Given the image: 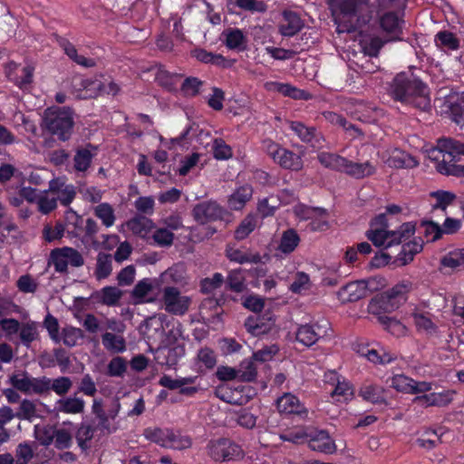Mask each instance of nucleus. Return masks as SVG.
<instances>
[{"mask_svg": "<svg viewBox=\"0 0 464 464\" xmlns=\"http://www.w3.org/2000/svg\"><path fill=\"white\" fill-rule=\"evenodd\" d=\"M389 94L393 100L420 111L430 109V88L412 72L396 74L390 83Z\"/></svg>", "mask_w": 464, "mask_h": 464, "instance_id": "f257e3e1", "label": "nucleus"}, {"mask_svg": "<svg viewBox=\"0 0 464 464\" xmlns=\"http://www.w3.org/2000/svg\"><path fill=\"white\" fill-rule=\"evenodd\" d=\"M464 156V142L454 138H440L430 150V158L437 161L436 169L446 176L464 177V165L456 162Z\"/></svg>", "mask_w": 464, "mask_h": 464, "instance_id": "f03ea898", "label": "nucleus"}, {"mask_svg": "<svg viewBox=\"0 0 464 464\" xmlns=\"http://www.w3.org/2000/svg\"><path fill=\"white\" fill-rule=\"evenodd\" d=\"M334 20H345L347 32H355L372 19L373 7L369 0H327Z\"/></svg>", "mask_w": 464, "mask_h": 464, "instance_id": "7ed1b4c3", "label": "nucleus"}, {"mask_svg": "<svg viewBox=\"0 0 464 464\" xmlns=\"http://www.w3.org/2000/svg\"><path fill=\"white\" fill-rule=\"evenodd\" d=\"M73 112L70 108H48L42 120V130L60 141H67L73 131Z\"/></svg>", "mask_w": 464, "mask_h": 464, "instance_id": "20e7f679", "label": "nucleus"}, {"mask_svg": "<svg viewBox=\"0 0 464 464\" xmlns=\"http://www.w3.org/2000/svg\"><path fill=\"white\" fill-rule=\"evenodd\" d=\"M414 232L415 224L406 222L397 230H387L378 227L369 229L366 232V237L375 246H384L388 248L393 245H399L402 240L410 238Z\"/></svg>", "mask_w": 464, "mask_h": 464, "instance_id": "39448f33", "label": "nucleus"}, {"mask_svg": "<svg viewBox=\"0 0 464 464\" xmlns=\"http://www.w3.org/2000/svg\"><path fill=\"white\" fill-rule=\"evenodd\" d=\"M9 382L15 390L26 395H46L47 377H34L26 371L13 373Z\"/></svg>", "mask_w": 464, "mask_h": 464, "instance_id": "423d86ee", "label": "nucleus"}, {"mask_svg": "<svg viewBox=\"0 0 464 464\" xmlns=\"http://www.w3.org/2000/svg\"><path fill=\"white\" fill-rule=\"evenodd\" d=\"M206 449L208 455L215 461H230L244 456L241 447L227 438L210 440Z\"/></svg>", "mask_w": 464, "mask_h": 464, "instance_id": "0eeeda50", "label": "nucleus"}, {"mask_svg": "<svg viewBox=\"0 0 464 464\" xmlns=\"http://www.w3.org/2000/svg\"><path fill=\"white\" fill-rule=\"evenodd\" d=\"M83 264L84 259L82 254L77 249L70 246L53 249L48 258V265H53L55 272L60 274L68 272V265L73 267H80Z\"/></svg>", "mask_w": 464, "mask_h": 464, "instance_id": "6e6552de", "label": "nucleus"}, {"mask_svg": "<svg viewBox=\"0 0 464 464\" xmlns=\"http://www.w3.org/2000/svg\"><path fill=\"white\" fill-rule=\"evenodd\" d=\"M288 126L302 142L308 144L314 150H319L324 148V136L314 126H307L299 121H290Z\"/></svg>", "mask_w": 464, "mask_h": 464, "instance_id": "1a4fd4ad", "label": "nucleus"}, {"mask_svg": "<svg viewBox=\"0 0 464 464\" xmlns=\"http://www.w3.org/2000/svg\"><path fill=\"white\" fill-rule=\"evenodd\" d=\"M328 330H330V323L327 320L301 324L295 333V339L304 346L310 347L324 337Z\"/></svg>", "mask_w": 464, "mask_h": 464, "instance_id": "9d476101", "label": "nucleus"}, {"mask_svg": "<svg viewBox=\"0 0 464 464\" xmlns=\"http://www.w3.org/2000/svg\"><path fill=\"white\" fill-rule=\"evenodd\" d=\"M227 211L215 200L198 203L192 209V216L198 224H207L224 219Z\"/></svg>", "mask_w": 464, "mask_h": 464, "instance_id": "9b49d317", "label": "nucleus"}, {"mask_svg": "<svg viewBox=\"0 0 464 464\" xmlns=\"http://www.w3.org/2000/svg\"><path fill=\"white\" fill-rule=\"evenodd\" d=\"M162 300L165 310L176 315L185 314L188 310L190 303L189 298L180 295L179 290L174 286L164 288Z\"/></svg>", "mask_w": 464, "mask_h": 464, "instance_id": "f8f14e48", "label": "nucleus"}, {"mask_svg": "<svg viewBox=\"0 0 464 464\" xmlns=\"http://www.w3.org/2000/svg\"><path fill=\"white\" fill-rule=\"evenodd\" d=\"M445 111L452 121L464 126V92H452L445 97Z\"/></svg>", "mask_w": 464, "mask_h": 464, "instance_id": "ddd939ff", "label": "nucleus"}, {"mask_svg": "<svg viewBox=\"0 0 464 464\" xmlns=\"http://www.w3.org/2000/svg\"><path fill=\"white\" fill-rule=\"evenodd\" d=\"M403 12L401 15L394 11H388L382 14L379 18L381 29L388 34H391V40L400 39L402 33Z\"/></svg>", "mask_w": 464, "mask_h": 464, "instance_id": "4468645a", "label": "nucleus"}, {"mask_svg": "<svg viewBox=\"0 0 464 464\" xmlns=\"http://www.w3.org/2000/svg\"><path fill=\"white\" fill-rule=\"evenodd\" d=\"M276 408L280 413L286 415H298L302 418L307 416V409L294 394L286 392L276 400Z\"/></svg>", "mask_w": 464, "mask_h": 464, "instance_id": "2eb2a0df", "label": "nucleus"}, {"mask_svg": "<svg viewBox=\"0 0 464 464\" xmlns=\"http://www.w3.org/2000/svg\"><path fill=\"white\" fill-rule=\"evenodd\" d=\"M308 447L314 450L324 454H333L336 451L334 441L331 439L326 430H316L310 433L308 439Z\"/></svg>", "mask_w": 464, "mask_h": 464, "instance_id": "dca6fc26", "label": "nucleus"}, {"mask_svg": "<svg viewBox=\"0 0 464 464\" xmlns=\"http://www.w3.org/2000/svg\"><path fill=\"white\" fill-rule=\"evenodd\" d=\"M5 208L0 202V248L5 243L15 244L19 242L23 234L14 222H5Z\"/></svg>", "mask_w": 464, "mask_h": 464, "instance_id": "f3484780", "label": "nucleus"}, {"mask_svg": "<svg viewBox=\"0 0 464 464\" xmlns=\"http://www.w3.org/2000/svg\"><path fill=\"white\" fill-rule=\"evenodd\" d=\"M282 16L278 31L283 36L292 37L304 26V21L295 12L284 11Z\"/></svg>", "mask_w": 464, "mask_h": 464, "instance_id": "a211bd4d", "label": "nucleus"}, {"mask_svg": "<svg viewBox=\"0 0 464 464\" xmlns=\"http://www.w3.org/2000/svg\"><path fill=\"white\" fill-rule=\"evenodd\" d=\"M102 82L75 76L72 81V88L80 99L92 98L97 95L96 89H101Z\"/></svg>", "mask_w": 464, "mask_h": 464, "instance_id": "6ab92c4d", "label": "nucleus"}, {"mask_svg": "<svg viewBox=\"0 0 464 464\" xmlns=\"http://www.w3.org/2000/svg\"><path fill=\"white\" fill-rule=\"evenodd\" d=\"M98 153V146L87 143L76 150L73 158L74 168L77 171L85 172L91 166L92 159Z\"/></svg>", "mask_w": 464, "mask_h": 464, "instance_id": "aec40b11", "label": "nucleus"}, {"mask_svg": "<svg viewBox=\"0 0 464 464\" xmlns=\"http://www.w3.org/2000/svg\"><path fill=\"white\" fill-rule=\"evenodd\" d=\"M452 394L453 392L450 391L430 392L429 394L416 396L413 401L425 407H445L452 401Z\"/></svg>", "mask_w": 464, "mask_h": 464, "instance_id": "412c9836", "label": "nucleus"}, {"mask_svg": "<svg viewBox=\"0 0 464 464\" xmlns=\"http://www.w3.org/2000/svg\"><path fill=\"white\" fill-rule=\"evenodd\" d=\"M266 87L268 91H276L285 97L295 100L308 101L312 97L308 92L298 89L289 83L269 82L266 83Z\"/></svg>", "mask_w": 464, "mask_h": 464, "instance_id": "4be33fe9", "label": "nucleus"}, {"mask_svg": "<svg viewBox=\"0 0 464 464\" xmlns=\"http://www.w3.org/2000/svg\"><path fill=\"white\" fill-rule=\"evenodd\" d=\"M275 325V319L270 315H257L256 317H248L246 320L245 326L246 330L255 336L268 334Z\"/></svg>", "mask_w": 464, "mask_h": 464, "instance_id": "5701e85b", "label": "nucleus"}, {"mask_svg": "<svg viewBox=\"0 0 464 464\" xmlns=\"http://www.w3.org/2000/svg\"><path fill=\"white\" fill-rule=\"evenodd\" d=\"M184 353L185 350L181 345L163 346L157 349L155 358L159 363L172 367Z\"/></svg>", "mask_w": 464, "mask_h": 464, "instance_id": "b1692460", "label": "nucleus"}, {"mask_svg": "<svg viewBox=\"0 0 464 464\" xmlns=\"http://www.w3.org/2000/svg\"><path fill=\"white\" fill-rule=\"evenodd\" d=\"M401 305V300L393 299L389 294L383 292L372 299L369 309L373 314H378L381 311L390 313L398 309Z\"/></svg>", "mask_w": 464, "mask_h": 464, "instance_id": "393cba45", "label": "nucleus"}, {"mask_svg": "<svg viewBox=\"0 0 464 464\" xmlns=\"http://www.w3.org/2000/svg\"><path fill=\"white\" fill-rule=\"evenodd\" d=\"M274 162L278 164L281 168L292 171H299L304 166L302 157L285 148H282Z\"/></svg>", "mask_w": 464, "mask_h": 464, "instance_id": "a878e982", "label": "nucleus"}, {"mask_svg": "<svg viewBox=\"0 0 464 464\" xmlns=\"http://www.w3.org/2000/svg\"><path fill=\"white\" fill-rule=\"evenodd\" d=\"M362 280L350 282L338 291L339 299L343 302L353 303L365 298V290Z\"/></svg>", "mask_w": 464, "mask_h": 464, "instance_id": "bb28decb", "label": "nucleus"}, {"mask_svg": "<svg viewBox=\"0 0 464 464\" xmlns=\"http://www.w3.org/2000/svg\"><path fill=\"white\" fill-rule=\"evenodd\" d=\"M376 168L370 161L353 162L346 159L343 172L357 179L373 175Z\"/></svg>", "mask_w": 464, "mask_h": 464, "instance_id": "cd10ccee", "label": "nucleus"}, {"mask_svg": "<svg viewBox=\"0 0 464 464\" xmlns=\"http://www.w3.org/2000/svg\"><path fill=\"white\" fill-rule=\"evenodd\" d=\"M423 248V241L420 237L410 241L401 246V252L398 254L394 263L399 266H406L411 263L414 256L420 253Z\"/></svg>", "mask_w": 464, "mask_h": 464, "instance_id": "c85d7f7f", "label": "nucleus"}, {"mask_svg": "<svg viewBox=\"0 0 464 464\" xmlns=\"http://www.w3.org/2000/svg\"><path fill=\"white\" fill-rule=\"evenodd\" d=\"M359 396L373 404H387L385 390L380 385L364 383L359 390Z\"/></svg>", "mask_w": 464, "mask_h": 464, "instance_id": "c756f323", "label": "nucleus"}, {"mask_svg": "<svg viewBox=\"0 0 464 464\" xmlns=\"http://www.w3.org/2000/svg\"><path fill=\"white\" fill-rule=\"evenodd\" d=\"M222 35L225 36V44L229 50L245 51L247 47V38L238 28L226 29Z\"/></svg>", "mask_w": 464, "mask_h": 464, "instance_id": "7c9ffc66", "label": "nucleus"}, {"mask_svg": "<svg viewBox=\"0 0 464 464\" xmlns=\"http://www.w3.org/2000/svg\"><path fill=\"white\" fill-rule=\"evenodd\" d=\"M386 164L393 169H412L419 165V161L411 154L395 150L386 160Z\"/></svg>", "mask_w": 464, "mask_h": 464, "instance_id": "2f4dec72", "label": "nucleus"}, {"mask_svg": "<svg viewBox=\"0 0 464 464\" xmlns=\"http://www.w3.org/2000/svg\"><path fill=\"white\" fill-rule=\"evenodd\" d=\"M99 430V429L94 425V423L82 421L78 426L75 431V439L79 448L82 451H86L90 449V442L93 439L94 432Z\"/></svg>", "mask_w": 464, "mask_h": 464, "instance_id": "473e14b6", "label": "nucleus"}, {"mask_svg": "<svg viewBox=\"0 0 464 464\" xmlns=\"http://www.w3.org/2000/svg\"><path fill=\"white\" fill-rule=\"evenodd\" d=\"M225 289L236 294H241L246 290V277L242 268L230 270L224 281Z\"/></svg>", "mask_w": 464, "mask_h": 464, "instance_id": "72a5a7b5", "label": "nucleus"}, {"mask_svg": "<svg viewBox=\"0 0 464 464\" xmlns=\"http://www.w3.org/2000/svg\"><path fill=\"white\" fill-rule=\"evenodd\" d=\"M85 402L82 398L66 397L56 401L55 410L67 414H79L84 411Z\"/></svg>", "mask_w": 464, "mask_h": 464, "instance_id": "f704fd0d", "label": "nucleus"}, {"mask_svg": "<svg viewBox=\"0 0 464 464\" xmlns=\"http://www.w3.org/2000/svg\"><path fill=\"white\" fill-rule=\"evenodd\" d=\"M182 74L170 72L163 68H160L156 73V82L169 92H177L178 83L179 82Z\"/></svg>", "mask_w": 464, "mask_h": 464, "instance_id": "c9c22d12", "label": "nucleus"}, {"mask_svg": "<svg viewBox=\"0 0 464 464\" xmlns=\"http://www.w3.org/2000/svg\"><path fill=\"white\" fill-rule=\"evenodd\" d=\"M253 195V188L250 185L239 187L228 198V206L231 209L240 210L249 201Z\"/></svg>", "mask_w": 464, "mask_h": 464, "instance_id": "e433bc0d", "label": "nucleus"}, {"mask_svg": "<svg viewBox=\"0 0 464 464\" xmlns=\"http://www.w3.org/2000/svg\"><path fill=\"white\" fill-rule=\"evenodd\" d=\"M128 228L136 236L146 237L153 227V222L142 215H137L127 222Z\"/></svg>", "mask_w": 464, "mask_h": 464, "instance_id": "4c0bfd02", "label": "nucleus"}, {"mask_svg": "<svg viewBox=\"0 0 464 464\" xmlns=\"http://www.w3.org/2000/svg\"><path fill=\"white\" fill-rule=\"evenodd\" d=\"M300 242V237L294 228H288L282 233L278 250L285 255L295 250Z\"/></svg>", "mask_w": 464, "mask_h": 464, "instance_id": "58836bf2", "label": "nucleus"}, {"mask_svg": "<svg viewBox=\"0 0 464 464\" xmlns=\"http://www.w3.org/2000/svg\"><path fill=\"white\" fill-rule=\"evenodd\" d=\"M317 160L324 167L339 172H343L346 163V158L332 152H320Z\"/></svg>", "mask_w": 464, "mask_h": 464, "instance_id": "ea45409f", "label": "nucleus"}, {"mask_svg": "<svg viewBox=\"0 0 464 464\" xmlns=\"http://www.w3.org/2000/svg\"><path fill=\"white\" fill-rule=\"evenodd\" d=\"M377 319L383 328L392 335L399 338L407 334V327L396 318L387 315H379Z\"/></svg>", "mask_w": 464, "mask_h": 464, "instance_id": "a19ab883", "label": "nucleus"}, {"mask_svg": "<svg viewBox=\"0 0 464 464\" xmlns=\"http://www.w3.org/2000/svg\"><path fill=\"white\" fill-rule=\"evenodd\" d=\"M92 411L98 419V423L95 426L99 429V430H101L102 433H111L112 430L111 428L109 415L103 409L102 400H93Z\"/></svg>", "mask_w": 464, "mask_h": 464, "instance_id": "79ce46f5", "label": "nucleus"}, {"mask_svg": "<svg viewBox=\"0 0 464 464\" xmlns=\"http://www.w3.org/2000/svg\"><path fill=\"white\" fill-rule=\"evenodd\" d=\"M226 256L231 261L238 264L253 263L257 264L261 261L259 254H251L244 252L238 248L227 246L226 249Z\"/></svg>", "mask_w": 464, "mask_h": 464, "instance_id": "37998d69", "label": "nucleus"}, {"mask_svg": "<svg viewBox=\"0 0 464 464\" xmlns=\"http://www.w3.org/2000/svg\"><path fill=\"white\" fill-rule=\"evenodd\" d=\"M122 296V291L116 286H104L95 294L100 303L108 306L116 305Z\"/></svg>", "mask_w": 464, "mask_h": 464, "instance_id": "c03bdc74", "label": "nucleus"}, {"mask_svg": "<svg viewBox=\"0 0 464 464\" xmlns=\"http://www.w3.org/2000/svg\"><path fill=\"white\" fill-rule=\"evenodd\" d=\"M412 318L419 332H424L428 335H434L438 334L439 327L432 322L428 314L413 313Z\"/></svg>", "mask_w": 464, "mask_h": 464, "instance_id": "a18cd8bd", "label": "nucleus"}, {"mask_svg": "<svg viewBox=\"0 0 464 464\" xmlns=\"http://www.w3.org/2000/svg\"><path fill=\"white\" fill-rule=\"evenodd\" d=\"M430 196L436 199V203L432 205V209H440L445 214L447 213V208L452 205L457 198L455 193L442 189L432 191Z\"/></svg>", "mask_w": 464, "mask_h": 464, "instance_id": "49530a36", "label": "nucleus"}, {"mask_svg": "<svg viewBox=\"0 0 464 464\" xmlns=\"http://www.w3.org/2000/svg\"><path fill=\"white\" fill-rule=\"evenodd\" d=\"M192 56L204 63H210L219 67H227V59L221 55L208 52L205 49H195Z\"/></svg>", "mask_w": 464, "mask_h": 464, "instance_id": "de8ad7c7", "label": "nucleus"}, {"mask_svg": "<svg viewBox=\"0 0 464 464\" xmlns=\"http://www.w3.org/2000/svg\"><path fill=\"white\" fill-rule=\"evenodd\" d=\"M55 430V425H35L34 429V438L40 443V445L47 448L53 442Z\"/></svg>", "mask_w": 464, "mask_h": 464, "instance_id": "09e8293b", "label": "nucleus"}, {"mask_svg": "<svg viewBox=\"0 0 464 464\" xmlns=\"http://www.w3.org/2000/svg\"><path fill=\"white\" fill-rule=\"evenodd\" d=\"M111 255L106 253H99L97 256L96 268H95V277L98 280L107 278L112 271L111 266Z\"/></svg>", "mask_w": 464, "mask_h": 464, "instance_id": "8fccbe9b", "label": "nucleus"}, {"mask_svg": "<svg viewBox=\"0 0 464 464\" xmlns=\"http://www.w3.org/2000/svg\"><path fill=\"white\" fill-rule=\"evenodd\" d=\"M102 344L111 353H123L126 350V342L122 336L112 333H105L102 336Z\"/></svg>", "mask_w": 464, "mask_h": 464, "instance_id": "3c124183", "label": "nucleus"}, {"mask_svg": "<svg viewBox=\"0 0 464 464\" xmlns=\"http://www.w3.org/2000/svg\"><path fill=\"white\" fill-rule=\"evenodd\" d=\"M47 394L53 391L57 395H65L72 388V382L67 376H60L55 379L47 377Z\"/></svg>", "mask_w": 464, "mask_h": 464, "instance_id": "603ef678", "label": "nucleus"}, {"mask_svg": "<svg viewBox=\"0 0 464 464\" xmlns=\"http://www.w3.org/2000/svg\"><path fill=\"white\" fill-rule=\"evenodd\" d=\"M64 222L67 227L68 234H72L74 237L80 235L82 231L83 219L72 208H69L64 213Z\"/></svg>", "mask_w": 464, "mask_h": 464, "instance_id": "864d4df0", "label": "nucleus"}, {"mask_svg": "<svg viewBox=\"0 0 464 464\" xmlns=\"http://www.w3.org/2000/svg\"><path fill=\"white\" fill-rule=\"evenodd\" d=\"M191 445L192 441L188 436L181 435L170 430L165 448L182 450L190 448Z\"/></svg>", "mask_w": 464, "mask_h": 464, "instance_id": "5fc2aeb1", "label": "nucleus"}, {"mask_svg": "<svg viewBox=\"0 0 464 464\" xmlns=\"http://www.w3.org/2000/svg\"><path fill=\"white\" fill-rule=\"evenodd\" d=\"M440 264L445 267L464 269V248L449 252L441 258Z\"/></svg>", "mask_w": 464, "mask_h": 464, "instance_id": "6e6d98bb", "label": "nucleus"}, {"mask_svg": "<svg viewBox=\"0 0 464 464\" xmlns=\"http://www.w3.org/2000/svg\"><path fill=\"white\" fill-rule=\"evenodd\" d=\"M256 220L254 215H247L237 226L235 230V238L237 240H243L247 237L256 228Z\"/></svg>", "mask_w": 464, "mask_h": 464, "instance_id": "4d7b16f0", "label": "nucleus"}, {"mask_svg": "<svg viewBox=\"0 0 464 464\" xmlns=\"http://www.w3.org/2000/svg\"><path fill=\"white\" fill-rule=\"evenodd\" d=\"M15 417L19 420H25L32 421L38 417L36 405L34 401L24 399L15 412Z\"/></svg>", "mask_w": 464, "mask_h": 464, "instance_id": "13d9d810", "label": "nucleus"}, {"mask_svg": "<svg viewBox=\"0 0 464 464\" xmlns=\"http://www.w3.org/2000/svg\"><path fill=\"white\" fill-rule=\"evenodd\" d=\"M94 215L102 221L106 227H111L115 222L114 210L109 203H101L96 206Z\"/></svg>", "mask_w": 464, "mask_h": 464, "instance_id": "bf43d9fd", "label": "nucleus"}, {"mask_svg": "<svg viewBox=\"0 0 464 464\" xmlns=\"http://www.w3.org/2000/svg\"><path fill=\"white\" fill-rule=\"evenodd\" d=\"M437 45L446 47L449 50H458L459 47V41L455 34L449 31H440L435 35Z\"/></svg>", "mask_w": 464, "mask_h": 464, "instance_id": "052dcab7", "label": "nucleus"}, {"mask_svg": "<svg viewBox=\"0 0 464 464\" xmlns=\"http://www.w3.org/2000/svg\"><path fill=\"white\" fill-rule=\"evenodd\" d=\"M53 444L59 450H67L71 448V446L72 445V433L64 428L56 427Z\"/></svg>", "mask_w": 464, "mask_h": 464, "instance_id": "680f3d73", "label": "nucleus"}, {"mask_svg": "<svg viewBox=\"0 0 464 464\" xmlns=\"http://www.w3.org/2000/svg\"><path fill=\"white\" fill-rule=\"evenodd\" d=\"M169 431V429L147 428L143 434L147 440L165 448Z\"/></svg>", "mask_w": 464, "mask_h": 464, "instance_id": "e2e57ef3", "label": "nucleus"}, {"mask_svg": "<svg viewBox=\"0 0 464 464\" xmlns=\"http://www.w3.org/2000/svg\"><path fill=\"white\" fill-rule=\"evenodd\" d=\"M203 82L197 77H187L181 86L180 91L186 97H195L200 92Z\"/></svg>", "mask_w": 464, "mask_h": 464, "instance_id": "0e129e2a", "label": "nucleus"}, {"mask_svg": "<svg viewBox=\"0 0 464 464\" xmlns=\"http://www.w3.org/2000/svg\"><path fill=\"white\" fill-rule=\"evenodd\" d=\"M152 290V285L148 278L142 279L137 283L131 292V296L135 304L146 302V295Z\"/></svg>", "mask_w": 464, "mask_h": 464, "instance_id": "69168bd1", "label": "nucleus"}, {"mask_svg": "<svg viewBox=\"0 0 464 464\" xmlns=\"http://www.w3.org/2000/svg\"><path fill=\"white\" fill-rule=\"evenodd\" d=\"M84 337L83 332L80 328L68 326L63 329V343L68 347H73L77 344L78 340Z\"/></svg>", "mask_w": 464, "mask_h": 464, "instance_id": "338daca9", "label": "nucleus"}, {"mask_svg": "<svg viewBox=\"0 0 464 464\" xmlns=\"http://www.w3.org/2000/svg\"><path fill=\"white\" fill-rule=\"evenodd\" d=\"M34 457V450L27 441L19 443L15 449V464H28Z\"/></svg>", "mask_w": 464, "mask_h": 464, "instance_id": "774afa93", "label": "nucleus"}]
</instances>
